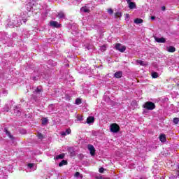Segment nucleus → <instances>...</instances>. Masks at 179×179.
<instances>
[{
	"instance_id": "38",
	"label": "nucleus",
	"mask_w": 179,
	"mask_h": 179,
	"mask_svg": "<svg viewBox=\"0 0 179 179\" xmlns=\"http://www.w3.org/2000/svg\"><path fill=\"white\" fill-rule=\"evenodd\" d=\"M99 173H104V168L101 167L99 170Z\"/></svg>"
},
{
	"instance_id": "19",
	"label": "nucleus",
	"mask_w": 179,
	"mask_h": 179,
	"mask_svg": "<svg viewBox=\"0 0 179 179\" xmlns=\"http://www.w3.org/2000/svg\"><path fill=\"white\" fill-rule=\"evenodd\" d=\"M81 12H84V13H87L90 12V10L87 7H82L80 8Z\"/></svg>"
},
{
	"instance_id": "46",
	"label": "nucleus",
	"mask_w": 179,
	"mask_h": 179,
	"mask_svg": "<svg viewBox=\"0 0 179 179\" xmlns=\"http://www.w3.org/2000/svg\"><path fill=\"white\" fill-rule=\"evenodd\" d=\"M162 10H166V7L165 6L162 7Z\"/></svg>"
},
{
	"instance_id": "10",
	"label": "nucleus",
	"mask_w": 179,
	"mask_h": 179,
	"mask_svg": "<svg viewBox=\"0 0 179 179\" xmlns=\"http://www.w3.org/2000/svg\"><path fill=\"white\" fill-rule=\"evenodd\" d=\"M34 94H41V93H43V87L41 86L37 87L34 91Z\"/></svg>"
},
{
	"instance_id": "20",
	"label": "nucleus",
	"mask_w": 179,
	"mask_h": 179,
	"mask_svg": "<svg viewBox=\"0 0 179 179\" xmlns=\"http://www.w3.org/2000/svg\"><path fill=\"white\" fill-rule=\"evenodd\" d=\"M21 113L22 111L17 107H15V108L14 109V114H16V115L20 116Z\"/></svg>"
},
{
	"instance_id": "11",
	"label": "nucleus",
	"mask_w": 179,
	"mask_h": 179,
	"mask_svg": "<svg viewBox=\"0 0 179 179\" xmlns=\"http://www.w3.org/2000/svg\"><path fill=\"white\" fill-rule=\"evenodd\" d=\"M114 76L116 78V79H121L122 78V71H118L116 73H114Z\"/></svg>"
},
{
	"instance_id": "2",
	"label": "nucleus",
	"mask_w": 179,
	"mask_h": 179,
	"mask_svg": "<svg viewBox=\"0 0 179 179\" xmlns=\"http://www.w3.org/2000/svg\"><path fill=\"white\" fill-rule=\"evenodd\" d=\"M22 24V20H19L17 15H13L11 20L8 22V26L9 27H19Z\"/></svg>"
},
{
	"instance_id": "17",
	"label": "nucleus",
	"mask_w": 179,
	"mask_h": 179,
	"mask_svg": "<svg viewBox=\"0 0 179 179\" xmlns=\"http://www.w3.org/2000/svg\"><path fill=\"white\" fill-rule=\"evenodd\" d=\"M166 50L169 52H176V48L173 47V46H169L166 48Z\"/></svg>"
},
{
	"instance_id": "51",
	"label": "nucleus",
	"mask_w": 179,
	"mask_h": 179,
	"mask_svg": "<svg viewBox=\"0 0 179 179\" xmlns=\"http://www.w3.org/2000/svg\"><path fill=\"white\" fill-rule=\"evenodd\" d=\"M127 17H128V16H129V15H127Z\"/></svg>"
},
{
	"instance_id": "36",
	"label": "nucleus",
	"mask_w": 179,
	"mask_h": 179,
	"mask_svg": "<svg viewBox=\"0 0 179 179\" xmlns=\"http://www.w3.org/2000/svg\"><path fill=\"white\" fill-rule=\"evenodd\" d=\"M29 169H33L34 167V164H28Z\"/></svg>"
},
{
	"instance_id": "28",
	"label": "nucleus",
	"mask_w": 179,
	"mask_h": 179,
	"mask_svg": "<svg viewBox=\"0 0 179 179\" xmlns=\"http://www.w3.org/2000/svg\"><path fill=\"white\" fill-rule=\"evenodd\" d=\"M122 15H121V13L120 12H117L115 13V19L118 18V17H120Z\"/></svg>"
},
{
	"instance_id": "44",
	"label": "nucleus",
	"mask_w": 179,
	"mask_h": 179,
	"mask_svg": "<svg viewBox=\"0 0 179 179\" xmlns=\"http://www.w3.org/2000/svg\"><path fill=\"white\" fill-rule=\"evenodd\" d=\"M126 1H127V3H129L132 2V1H131L132 0H126Z\"/></svg>"
},
{
	"instance_id": "43",
	"label": "nucleus",
	"mask_w": 179,
	"mask_h": 179,
	"mask_svg": "<svg viewBox=\"0 0 179 179\" xmlns=\"http://www.w3.org/2000/svg\"><path fill=\"white\" fill-rule=\"evenodd\" d=\"M155 19H156V17H155V16L151 17V20H155Z\"/></svg>"
},
{
	"instance_id": "12",
	"label": "nucleus",
	"mask_w": 179,
	"mask_h": 179,
	"mask_svg": "<svg viewBox=\"0 0 179 179\" xmlns=\"http://www.w3.org/2000/svg\"><path fill=\"white\" fill-rule=\"evenodd\" d=\"M94 122V117L90 116L87 118V121L85 122V124H93Z\"/></svg>"
},
{
	"instance_id": "6",
	"label": "nucleus",
	"mask_w": 179,
	"mask_h": 179,
	"mask_svg": "<svg viewBox=\"0 0 179 179\" xmlns=\"http://www.w3.org/2000/svg\"><path fill=\"white\" fill-rule=\"evenodd\" d=\"M115 50L117 51H120V52H125V50H127V46L122 45L121 43H116L115 45Z\"/></svg>"
},
{
	"instance_id": "8",
	"label": "nucleus",
	"mask_w": 179,
	"mask_h": 179,
	"mask_svg": "<svg viewBox=\"0 0 179 179\" xmlns=\"http://www.w3.org/2000/svg\"><path fill=\"white\" fill-rule=\"evenodd\" d=\"M50 26H51V27H54L55 29H59V27H61V24H59L57 21H50Z\"/></svg>"
},
{
	"instance_id": "5",
	"label": "nucleus",
	"mask_w": 179,
	"mask_h": 179,
	"mask_svg": "<svg viewBox=\"0 0 179 179\" xmlns=\"http://www.w3.org/2000/svg\"><path fill=\"white\" fill-rule=\"evenodd\" d=\"M110 129L112 134H118L121 129L120 128V125L117 123H113L110 126Z\"/></svg>"
},
{
	"instance_id": "34",
	"label": "nucleus",
	"mask_w": 179,
	"mask_h": 179,
	"mask_svg": "<svg viewBox=\"0 0 179 179\" xmlns=\"http://www.w3.org/2000/svg\"><path fill=\"white\" fill-rule=\"evenodd\" d=\"M178 122H179V119H178V117H174V118H173V123H174V124H178Z\"/></svg>"
},
{
	"instance_id": "3",
	"label": "nucleus",
	"mask_w": 179,
	"mask_h": 179,
	"mask_svg": "<svg viewBox=\"0 0 179 179\" xmlns=\"http://www.w3.org/2000/svg\"><path fill=\"white\" fill-rule=\"evenodd\" d=\"M38 5V3H37L35 0L30 1L27 3L25 8L27 10V12H33V10H36V7Z\"/></svg>"
},
{
	"instance_id": "25",
	"label": "nucleus",
	"mask_w": 179,
	"mask_h": 179,
	"mask_svg": "<svg viewBox=\"0 0 179 179\" xmlns=\"http://www.w3.org/2000/svg\"><path fill=\"white\" fill-rule=\"evenodd\" d=\"M57 17L59 19H64L65 18V14H64V13H59L58 15H57Z\"/></svg>"
},
{
	"instance_id": "27",
	"label": "nucleus",
	"mask_w": 179,
	"mask_h": 179,
	"mask_svg": "<svg viewBox=\"0 0 179 179\" xmlns=\"http://www.w3.org/2000/svg\"><path fill=\"white\" fill-rule=\"evenodd\" d=\"M42 124H43V125H47V124H48V118H43L42 119Z\"/></svg>"
},
{
	"instance_id": "16",
	"label": "nucleus",
	"mask_w": 179,
	"mask_h": 179,
	"mask_svg": "<svg viewBox=\"0 0 179 179\" xmlns=\"http://www.w3.org/2000/svg\"><path fill=\"white\" fill-rule=\"evenodd\" d=\"M159 141H160V142H162L163 143H164V142H166L167 141L166 138V135L165 134H160Z\"/></svg>"
},
{
	"instance_id": "47",
	"label": "nucleus",
	"mask_w": 179,
	"mask_h": 179,
	"mask_svg": "<svg viewBox=\"0 0 179 179\" xmlns=\"http://www.w3.org/2000/svg\"><path fill=\"white\" fill-rule=\"evenodd\" d=\"M33 80H36V77H33Z\"/></svg>"
},
{
	"instance_id": "37",
	"label": "nucleus",
	"mask_w": 179,
	"mask_h": 179,
	"mask_svg": "<svg viewBox=\"0 0 179 179\" xmlns=\"http://www.w3.org/2000/svg\"><path fill=\"white\" fill-rule=\"evenodd\" d=\"M38 139H43V134H41V133L38 134Z\"/></svg>"
},
{
	"instance_id": "14",
	"label": "nucleus",
	"mask_w": 179,
	"mask_h": 179,
	"mask_svg": "<svg viewBox=\"0 0 179 179\" xmlns=\"http://www.w3.org/2000/svg\"><path fill=\"white\" fill-rule=\"evenodd\" d=\"M155 41H157V43H166V38L163 37L162 38L155 37Z\"/></svg>"
},
{
	"instance_id": "18",
	"label": "nucleus",
	"mask_w": 179,
	"mask_h": 179,
	"mask_svg": "<svg viewBox=\"0 0 179 179\" xmlns=\"http://www.w3.org/2000/svg\"><path fill=\"white\" fill-rule=\"evenodd\" d=\"M136 64H138V65H141V66H145V65H147L145 62L138 59L136 61Z\"/></svg>"
},
{
	"instance_id": "33",
	"label": "nucleus",
	"mask_w": 179,
	"mask_h": 179,
	"mask_svg": "<svg viewBox=\"0 0 179 179\" xmlns=\"http://www.w3.org/2000/svg\"><path fill=\"white\" fill-rule=\"evenodd\" d=\"M108 13H109V15H113L114 13V10L112 8H108Z\"/></svg>"
},
{
	"instance_id": "24",
	"label": "nucleus",
	"mask_w": 179,
	"mask_h": 179,
	"mask_svg": "<svg viewBox=\"0 0 179 179\" xmlns=\"http://www.w3.org/2000/svg\"><path fill=\"white\" fill-rule=\"evenodd\" d=\"M68 164V162L66 160H62L60 163H59V166L62 167V166H66Z\"/></svg>"
},
{
	"instance_id": "15",
	"label": "nucleus",
	"mask_w": 179,
	"mask_h": 179,
	"mask_svg": "<svg viewBox=\"0 0 179 179\" xmlns=\"http://www.w3.org/2000/svg\"><path fill=\"white\" fill-rule=\"evenodd\" d=\"M129 9H136V3L135 2L128 3Z\"/></svg>"
},
{
	"instance_id": "41",
	"label": "nucleus",
	"mask_w": 179,
	"mask_h": 179,
	"mask_svg": "<svg viewBox=\"0 0 179 179\" xmlns=\"http://www.w3.org/2000/svg\"><path fill=\"white\" fill-rule=\"evenodd\" d=\"M79 176H80V173L76 172V173H75V177H79Z\"/></svg>"
},
{
	"instance_id": "50",
	"label": "nucleus",
	"mask_w": 179,
	"mask_h": 179,
	"mask_svg": "<svg viewBox=\"0 0 179 179\" xmlns=\"http://www.w3.org/2000/svg\"><path fill=\"white\" fill-rule=\"evenodd\" d=\"M178 170H179V165H178Z\"/></svg>"
},
{
	"instance_id": "22",
	"label": "nucleus",
	"mask_w": 179,
	"mask_h": 179,
	"mask_svg": "<svg viewBox=\"0 0 179 179\" xmlns=\"http://www.w3.org/2000/svg\"><path fill=\"white\" fill-rule=\"evenodd\" d=\"M151 76L153 79H157V78H159V73L157 72H152L151 73Z\"/></svg>"
},
{
	"instance_id": "39",
	"label": "nucleus",
	"mask_w": 179,
	"mask_h": 179,
	"mask_svg": "<svg viewBox=\"0 0 179 179\" xmlns=\"http://www.w3.org/2000/svg\"><path fill=\"white\" fill-rule=\"evenodd\" d=\"M96 179H106V178H103V176H96Z\"/></svg>"
},
{
	"instance_id": "4",
	"label": "nucleus",
	"mask_w": 179,
	"mask_h": 179,
	"mask_svg": "<svg viewBox=\"0 0 179 179\" xmlns=\"http://www.w3.org/2000/svg\"><path fill=\"white\" fill-rule=\"evenodd\" d=\"M143 108H145V110L152 111L156 108V105L152 101H147L143 105Z\"/></svg>"
},
{
	"instance_id": "23",
	"label": "nucleus",
	"mask_w": 179,
	"mask_h": 179,
	"mask_svg": "<svg viewBox=\"0 0 179 179\" xmlns=\"http://www.w3.org/2000/svg\"><path fill=\"white\" fill-rule=\"evenodd\" d=\"M65 157V154H60L59 155H57L55 159L56 160H59V159H64Z\"/></svg>"
},
{
	"instance_id": "49",
	"label": "nucleus",
	"mask_w": 179,
	"mask_h": 179,
	"mask_svg": "<svg viewBox=\"0 0 179 179\" xmlns=\"http://www.w3.org/2000/svg\"><path fill=\"white\" fill-rule=\"evenodd\" d=\"M13 36H16V34H13Z\"/></svg>"
},
{
	"instance_id": "26",
	"label": "nucleus",
	"mask_w": 179,
	"mask_h": 179,
	"mask_svg": "<svg viewBox=\"0 0 179 179\" xmlns=\"http://www.w3.org/2000/svg\"><path fill=\"white\" fill-rule=\"evenodd\" d=\"M3 111L4 113H8V111H9V105L4 106V107L3 108Z\"/></svg>"
},
{
	"instance_id": "13",
	"label": "nucleus",
	"mask_w": 179,
	"mask_h": 179,
	"mask_svg": "<svg viewBox=\"0 0 179 179\" xmlns=\"http://www.w3.org/2000/svg\"><path fill=\"white\" fill-rule=\"evenodd\" d=\"M4 132L6 133V135H7V136H8V138H10V139H11L12 141H13V139H15L13 136L10 134V132L9 131H8L7 129H4Z\"/></svg>"
},
{
	"instance_id": "40",
	"label": "nucleus",
	"mask_w": 179,
	"mask_h": 179,
	"mask_svg": "<svg viewBox=\"0 0 179 179\" xmlns=\"http://www.w3.org/2000/svg\"><path fill=\"white\" fill-rule=\"evenodd\" d=\"M22 21L23 22V23H26L27 22V18H22Z\"/></svg>"
},
{
	"instance_id": "45",
	"label": "nucleus",
	"mask_w": 179,
	"mask_h": 179,
	"mask_svg": "<svg viewBox=\"0 0 179 179\" xmlns=\"http://www.w3.org/2000/svg\"><path fill=\"white\" fill-rule=\"evenodd\" d=\"M148 113V110H143V113L146 114Z\"/></svg>"
},
{
	"instance_id": "35",
	"label": "nucleus",
	"mask_w": 179,
	"mask_h": 179,
	"mask_svg": "<svg viewBox=\"0 0 179 179\" xmlns=\"http://www.w3.org/2000/svg\"><path fill=\"white\" fill-rule=\"evenodd\" d=\"M177 177H179V173H178V176H174V175H172L169 177V179H176Z\"/></svg>"
},
{
	"instance_id": "42",
	"label": "nucleus",
	"mask_w": 179,
	"mask_h": 179,
	"mask_svg": "<svg viewBox=\"0 0 179 179\" xmlns=\"http://www.w3.org/2000/svg\"><path fill=\"white\" fill-rule=\"evenodd\" d=\"M66 100H71V96L66 95Z\"/></svg>"
},
{
	"instance_id": "32",
	"label": "nucleus",
	"mask_w": 179,
	"mask_h": 179,
	"mask_svg": "<svg viewBox=\"0 0 179 179\" xmlns=\"http://www.w3.org/2000/svg\"><path fill=\"white\" fill-rule=\"evenodd\" d=\"M100 50L102 52H104V51H106V50H107V48L106 47V45H102L101 48H100Z\"/></svg>"
},
{
	"instance_id": "30",
	"label": "nucleus",
	"mask_w": 179,
	"mask_h": 179,
	"mask_svg": "<svg viewBox=\"0 0 179 179\" xmlns=\"http://www.w3.org/2000/svg\"><path fill=\"white\" fill-rule=\"evenodd\" d=\"M76 104H78V105L82 104V100L80 99H79V98H77L76 99Z\"/></svg>"
},
{
	"instance_id": "21",
	"label": "nucleus",
	"mask_w": 179,
	"mask_h": 179,
	"mask_svg": "<svg viewBox=\"0 0 179 179\" xmlns=\"http://www.w3.org/2000/svg\"><path fill=\"white\" fill-rule=\"evenodd\" d=\"M143 22V20L141 19V18H136L134 20V23H136V24H141V23Z\"/></svg>"
},
{
	"instance_id": "9",
	"label": "nucleus",
	"mask_w": 179,
	"mask_h": 179,
	"mask_svg": "<svg viewBox=\"0 0 179 179\" xmlns=\"http://www.w3.org/2000/svg\"><path fill=\"white\" fill-rule=\"evenodd\" d=\"M71 132L72 131L69 128V129H66L65 131H60V135H61V136H66V135H71Z\"/></svg>"
},
{
	"instance_id": "1",
	"label": "nucleus",
	"mask_w": 179,
	"mask_h": 179,
	"mask_svg": "<svg viewBox=\"0 0 179 179\" xmlns=\"http://www.w3.org/2000/svg\"><path fill=\"white\" fill-rule=\"evenodd\" d=\"M0 41L5 47H12L13 45V41L5 32H0Z\"/></svg>"
},
{
	"instance_id": "29",
	"label": "nucleus",
	"mask_w": 179,
	"mask_h": 179,
	"mask_svg": "<svg viewBox=\"0 0 179 179\" xmlns=\"http://www.w3.org/2000/svg\"><path fill=\"white\" fill-rule=\"evenodd\" d=\"M48 64L52 65V66H55L57 65V63L54 62V61H52V60H49Z\"/></svg>"
},
{
	"instance_id": "48",
	"label": "nucleus",
	"mask_w": 179,
	"mask_h": 179,
	"mask_svg": "<svg viewBox=\"0 0 179 179\" xmlns=\"http://www.w3.org/2000/svg\"><path fill=\"white\" fill-rule=\"evenodd\" d=\"M87 50H90V48L89 46L87 47Z\"/></svg>"
},
{
	"instance_id": "7",
	"label": "nucleus",
	"mask_w": 179,
	"mask_h": 179,
	"mask_svg": "<svg viewBox=\"0 0 179 179\" xmlns=\"http://www.w3.org/2000/svg\"><path fill=\"white\" fill-rule=\"evenodd\" d=\"M87 149L90 150L91 156H94L96 155V149H94V146H93V145L89 144L87 145Z\"/></svg>"
},
{
	"instance_id": "31",
	"label": "nucleus",
	"mask_w": 179,
	"mask_h": 179,
	"mask_svg": "<svg viewBox=\"0 0 179 179\" xmlns=\"http://www.w3.org/2000/svg\"><path fill=\"white\" fill-rule=\"evenodd\" d=\"M77 120H78V121H80V122H82V121H83V116L78 115L77 116Z\"/></svg>"
}]
</instances>
